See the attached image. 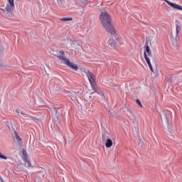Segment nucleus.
I'll return each instance as SVG.
<instances>
[{
    "label": "nucleus",
    "instance_id": "1",
    "mask_svg": "<svg viewBox=\"0 0 182 182\" xmlns=\"http://www.w3.org/2000/svg\"><path fill=\"white\" fill-rule=\"evenodd\" d=\"M100 19L103 28H105L108 33L116 35V30H114V27L112 23V17H110L107 11H102L100 15Z\"/></svg>",
    "mask_w": 182,
    "mask_h": 182
},
{
    "label": "nucleus",
    "instance_id": "2",
    "mask_svg": "<svg viewBox=\"0 0 182 182\" xmlns=\"http://www.w3.org/2000/svg\"><path fill=\"white\" fill-rule=\"evenodd\" d=\"M53 55H54V56L58 58L59 59V60H60V62H63L64 65H66L67 66H68V68H70V69L75 70V72H77V70H78L79 67H77V65L76 64H75L73 63H70V60H69V58H66L65 57L64 51H59L57 53H55L54 52Z\"/></svg>",
    "mask_w": 182,
    "mask_h": 182
},
{
    "label": "nucleus",
    "instance_id": "3",
    "mask_svg": "<svg viewBox=\"0 0 182 182\" xmlns=\"http://www.w3.org/2000/svg\"><path fill=\"white\" fill-rule=\"evenodd\" d=\"M84 73H85L87 77H88L89 82L93 89V92L90 93V95H93V93H97L98 95H102V92L100 91H97V90H96V88H95V85L96 83V77H95V74H93V73H92L90 70H85Z\"/></svg>",
    "mask_w": 182,
    "mask_h": 182
},
{
    "label": "nucleus",
    "instance_id": "4",
    "mask_svg": "<svg viewBox=\"0 0 182 182\" xmlns=\"http://www.w3.org/2000/svg\"><path fill=\"white\" fill-rule=\"evenodd\" d=\"M8 4L6 6L5 9H0L3 12H6V15L9 16V18H12L14 16V9L15 8V1L14 0H7Z\"/></svg>",
    "mask_w": 182,
    "mask_h": 182
},
{
    "label": "nucleus",
    "instance_id": "5",
    "mask_svg": "<svg viewBox=\"0 0 182 182\" xmlns=\"http://www.w3.org/2000/svg\"><path fill=\"white\" fill-rule=\"evenodd\" d=\"M144 48H145V50L144 53V58H146V55H147V56H149V58H153V53H151V50H150V46H149V40H146Z\"/></svg>",
    "mask_w": 182,
    "mask_h": 182
},
{
    "label": "nucleus",
    "instance_id": "6",
    "mask_svg": "<svg viewBox=\"0 0 182 182\" xmlns=\"http://www.w3.org/2000/svg\"><path fill=\"white\" fill-rule=\"evenodd\" d=\"M108 45L110 48H114L117 45V37L112 36V38L108 41Z\"/></svg>",
    "mask_w": 182,
    "mask_h": 182
},
{
    "label": "nucleus",
    "instance_id": "7",
    "mask_svg": "<svg viewBox=\"0 0 182 182\" xmlns=\"http://www.w3.org/2000/svg\"><path fill=\"white\" fill-rule=\"evenodd\" d=\"M164 2H166L168 5H170L171 8H173L174 9H178V11H182V6L176 4L172 3L171 1H169L168 0H163Z\"/></svg>",
    "mask_w": 182,
    "mask_h": 182
},
{
    "label": "nucleus",
    "instance_id": "8",
    "mask_svg": "<svg viewBox=\"0 0 182 182\" xmlns=\"http://www.w3.org/2000/svg\"><path fill=\"white\" fill-rule=\"evenodd\" d=\"M65 95H67V96H68V97H70V99H72V100H75V99H76V96H77V92H75V91H65Z\"/></svg>",
    "mask_w": 182,
    "mask_h": 182
},
{
    "label": "nucleus",
    "instance_id": "9",
    "mask_svg": "<svg viewBox=\"0 0 182 182\" xmlns=\"http://www.w3.org/2000/svg\"><path fill=\"white\" fill-rule=\"evenodd\" d=\"M164 116L166 123L168 124V132L169 134H173V129H171V126H170V122L168 119V117H167V114L164 113Z\"/></svg>",
    "mask_w": 182,
    "mask_h": 182
},
{
    "label": "nucleus",
    "instance_id": "10",
    "mask_svg": "<svg viewBox=\"0 0 182 182\" xmlns=\"http://www.w3.org/2000/svg\"><path fill=\"white\" fill-rule=\"evenodd\" d=\"M145 60H146V63L148 64L150 70L151 72H154L153 70V66L151 65V63L150 62V58H149V56H147V54H146V53H145Z\"/></svg>",
    "mask_w": 182,
    "mask_h": 182
},
{
    "label": "nucleus",
    "instance_id": "11",
    "mask_svg": "<svg viewBox=\"0 0 182 182\" xmlns=\"http://www.w3.org/2000/svg\"><path fill=\"white\" fill-rule=\"evenodd\" d=\"M176 38L178 36V33H180V29H181V27L180 26V22L178 20H176Z\"/></svg>",
    "mask_w": 182,
    "mask_h": 182
},
{
    "label": "nucleus",
    "instance_id": "12",
    "mask_svg": "<svg viewBox=\"0 0 182 182\" xmlns=\"http://www.w3.org/2000/svg\"><path fill=\"white\" fill-rule=\"evenodd\" d=\"M23 160L24 161L25 167H32V164H31V161L28 159V157H23Z\"/></svg>",
    "mask_w": 182,
    "mask_h": 182
},
{
    "label": "nucleus",
    "instance_id": "13",
    "mask_svg": "<svg viewBox=\"0 0 182 182\" xmlns=\"http://www.w3.org/2000/svg\"><path fill=\"white\" fill-rule=\"evenodd\" d=\"M60 112H62V107L57 109L56 112L53 114V116H54V117H56L58 120H59V117H60Z\"/></svg>",
    "mask_w": 182,
    "mask_h": 182
},
{
    "label": "nucleus",
    "instance_id": "14",
    "mask_svg": "<svg viewBox=\"0 0 182 182\" xmlns=\"http://www.w3.org/2000/svg\"><path fill=\"white\" fill-rule=\"evenodd\" d=\"M107 139H109V132H102V143H105V141H107Z\"/></svg>",
    "mask_w": 182,
    "mask_h": 182
},
{
    "label": "nucleus",
    "instance_id": "15",
    "mask_svg": "<svg viewBox=\"0 0 182 182\" xmlns=\"http://www.w3.org/2000/svg\"><path fill=\"white\" fill-rule=\"evenodd\" d=\"M171 41L174 46H177V37H175L173 36V34H171L170 36Z\"/></svg>",
    "mask_w": 182,
    "mask_h": 182
},
{
    "label": "nucleus",
    "instance_id": "16",
    "mask_svg": "<svg viewBox=\"0 0 182 182\" xmlns=\"http://www.w3.org/2000/svg\"><path fill=\"white\" fill-rule=\"evenodd\" d=\"M14 134H15L16 140L18 144H22V143H23L22 138H21V136H19V135H18L17 132H15Z\"/></svg>",
    "mask_w": 182,
    "mask_h": 182
},
{
    "label": "nucleus",
    "instance_id": "17",
    "mask_svg": "<svg viewBox=\"0 0 182 182\" xmlns=\"http://www.w3.org/2000/svg\"><path fill=\"white\" fill-rule=\"evenodd\" d=\"M106 147H112L113 146V141H112L109 138L107 140L105 143Z\"/></svg>",
    "mask_w": 182,
    "mask_h": 182
},
{
    "label": "nucleus",
    "instance_id": "18",
    "mask_svg": "<svg viewBox=\"0 0 182 182\" xmlns=\"http://www.w3.org/2000/svg\"><path fill=\"white\" fill-rule=\"evenodd\" d=\"M60 21H62L63 22H68L69 21H73V18L63 17V18H60Z\"/></svg>",
    "mask_w": 182,
    "mask_h": 182
},
{
    "label": "nucleus",
    "instance_id": "19",
    "mask_svg": "<svg viewBox=\"0 0 182 182\" xmlns=\"http://www.w3.org/2000/svg\"><path fill=\"white\" fill-rule=\"evenodd\" d=\"M21 114H23V116H24V119L25 120H28V117H31V115H28V114L24 113L23 111H21Z\"/></svg>",
    "mask_w": 182,
    "mask_h": 182
},
{
    "label": "nucleus",
    "instance_id": "20",
    "mask_svg": "<svg viewBox=\"0 0 182 182\" xmlns=\"http://www.w3.org/2000/svg\"><path fill=\"white\" fill-rule=\"evenodd\" d=\"M57 109H56V107H51V108H50V112H51L53 116L55 114V113H56V110Z\"/></svg>",
    "mask_w": 182,
    "mask_h": 182
},
{
    "label": "nucleus",
    "instance_id": "21",
    "mask_svg": "<svg viewBox=\"0 0 182 182\" xmlns=\"http://www.w3.org/2000/svg\"><path fill=\"white\" fill-rule=\"evenodd\" d=\"M0 159H1L2 160H8V156L2 154V153L0 152Z\"/></svg>",
    "mask_w": 182,
    "mask_h": 182
},
{
    "label": "nucleus",
    "instance_id": "22",
    "mask_svg": "<svg viewBox=\"0 0 182 182\" xmlns=\"http://www.w3.org/2000/svg\"><path fill=\"white\" fill-rule=\"evenodd\" d=\"M136 103L138 104V106H139V107H143V105H141V102L140 101V100H136Z\"/></svg>",
    "mask_w": 182,
    "mask_h": 182
},
{
    "label": "nucleus",
    "instance_id": "23",
    "mask_svg": "<svg viewBox=\"0 0 182 182\" xmlns=\"http://www.w3.org/2000/svg\"><path fill=\"white\" fill-rule=\"evenodd\" d=\"M168 82L169 83H173V82H174V78L173 77V76L169 77Z\"/></svg>",
    "mask_w": 182,
    "mask_h": 182
},
{
    "label": "nucleus",
    "instance_id": "24",
    "mask_svg": "<svg viewBox=\"0 0 182 182\" xmlns=\"http://www.w3.org/2000/svg\"><path fill=\"white\" fill-rule=\"evenodd\" d=\"M23 156L28 157V152L24 149H23Z\"/></svg>",
    "mask_w": 182,
    "mask_h": 182
},
{
    "label": "nucleus",
    "instance_id": "25",
    "mask_svg": "<svg viewBox=\"0 0 182 182\" xmlns=\"http://www.w3.org/2000/svg\"><path fill=\"white\" fill-rule=\"evenodd\" d=\"M57 3L58 6H62V5L63 4V2L62 1V0H57Z\"/></svg>",
    "mask_w": 182,
    "mask_h": 182
},
{
    "label": "nucleus",
    "instance_id": "26",
    "mask_svg": "<svg viewBox=\"0 0 182 182\" xmlns=\"http://www.w3.org/2000/svg\"><path fill=\"white\" fill-rule=\"evenodd\" d=\"M30 119H32V120H33L34 122H36L38 120V118L32 117V116L30 117Z\"/></svg>",
    "mask_w": 182,
    "mask_h": 182
},
{
    "label": "nucleus",
    "instance_id": "27",
    "mask_svg": "<svg viewBox=\"0 0 182 182\" xmlns=\"http://www.w3.org/2000/svg\"><path fill=\"white\" fill-rule=\"evenodd\" d=\"M80 2H82V3H85V2H87V0H80Z\"/></svg>",
    "mask_w": 182,
    "mask_h": 182
},
{
    "label": "nucleus",
    "instance_id": "28",
    "mask_svg": "<svg viewBox=\"0 0 182 182\" xmlns=\"http://www.w3.org/2000/svg\"><path fill=\"white\" fill-rule=\"evenodd\" d=\"M0 68H4V65H2V63H0Z\"/></svg>",
    "mask_w": 182,
    "mask_h": 182
},
{
    "label": "nucleus",
    "instance_id": "29",
    "mask_svg": "<svg viewBox=\"0 0 182 182\" xmlns=\"http://www.w3.org/2000/svg\"><path fill=\"white\" fill-rule=\"evenodd\" d=\"M16 113H18V114H19V110H18V109H16Z\"/></svg>",
    "mask_w": 182,
    "mask_h": 182
},
{
    "label": "nucleus",
    "instance_id": "30",
    "mask_svg": "<svg viewBox=\"0 0 182 182\" xmlns=\"http://www.w3.org/2000/svg\"><path fill=\"white\" fill-rule=\"evenodd\" d=\"M1 182H5V181H4V178H1Z\"/></svg>",
    "mask_w": 182,
    "mask_h": 182
}]
</instances>
